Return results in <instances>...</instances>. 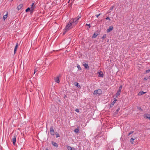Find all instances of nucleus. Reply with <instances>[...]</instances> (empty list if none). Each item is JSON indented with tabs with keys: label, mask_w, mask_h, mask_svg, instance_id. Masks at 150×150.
<instances>
[{
	"label": "nucleus",
	"mask_w": 150,
	"mask_h": 150,
	"mask_svg": "<svg viewBox=\"0 0 150 150\" xmlns=\"http://www.w3.org/2000/svg\"><path fill=\"white\" fill-rule=\"evenodd\" d=\"M56 137L57 138L58 137H59V134L57 133L56 134Z\"/></svg>",
	"instance_id": "obj_33"
},
{
	"label": "nucleus",
	"mask_w": 150,
	"mask_h": 150,
	"mask_svg": "<svg viewBox=\"0 0 150 150\" xmlns=\"http://www.w3.org/2000/svg\"><path fill=\"white\" fill-rule=\"evenodd\" d=\"M86 25L89 26V27L90 28L91 27L90 25V24H86Z\"/></svg>",
	"instance_id": "obj_37"
},
{
	"label": "nucleus",
	"mask_w": 150,
	"mask_h": 150,
	"mask_svg": "<svg viewBox=\"0 0 150 150\" xmlns=\"http://www.w3.org/2000/svg\"><path fill=\"white\" fill-rule=\"evenodd\" d=\"M84 67L85 68L88 69L89 68V66L87 64L83 62L82 63Z\"/></svg>",
	"instance_id": "obj_11"
},
{
	"label": "nucleus",
	"mask_w": 150,
	"mask_h": 150,
	"mask_svg": "<svg viewBox=\"0 0 150 150\" xmlns=\"http://www.w3.org/2000/svg\"><path fill=\"white\" fill-rule=\"evenodd\" d=\"M50 133L52 135H54V131L52 127L50 128Z\"/></svg>",
	"instance_id": "obj_5"
},
{
	"label": "nucleus",
	"mask_w": 150,
	"mask_h": 150,
	"mask_svg": "<svg viewBox=\"0 0 150 150\" xmlns=\"http://www.w3.org/2000/svg\"><path fill=\"white\" fill-rule=\"evenodd\" d=\"M149 78L150 79V76H149Z\"/></svg>",
	"instance_id": "obj_42"
},
{
	"label": "nucleus",
	"mask_w": 150,
	"mask_h": 150,
	"mask_svg": "<svg viewBox=\"0 0 150 150\" xmlns=\"http://www.w3.org/2000/svg\"><path fill=\"white\" fill-rule=\"evenodd\" d=\"M98 35V34L97 33H94L93 36H92V38H96Z\"/></svg>",
	"instance_id": "obj_18"
},
{
	"label": "nucleus",
	"mask_w": 150,
	"mask_h": 150,
	"mask_svg": "<svg viewBox=\"0 0 150 150\" xmlns=\"http://www.w3.org/2000/svg\"><path fill=\"white\" fill-rule=\"evenodd\" d=\"M72 25L71 23H69L66 26L65 28V32L63 33V35H64L65 33L68 30L71 29L72 28Z\"/></svg>",
	"instance_id": "obj_1"
},
{
	"label": "nucleus",
	"mask_w": 150,
	"mask_h": 150,
	"mask_svg": "<svg viewBox=\"0 0 150 150\" xmlns=\"http://www.w3.org/2000/svg\"><path fill=\"white\" fill-rule=\"evenodd\" d=\"M9 1L11 2L13 1V0H8Z\"/></svg>",
	"instance_id": "obj_41"
},
{
	"label": "nucleus",
	"mask_w": 150,
	"mask_h": 150,
	"mask_svg": "<svg viewBox=\"0 0 150 150\" xmlns=\"http://www.w3.org/2000/svg\"><path fill=\"white\" fill-rule=\"evenodd\" d=\"M81 15H79L76 18L77 19L79 20V19L81 18Z\"/></svg>",
	"instance_id": "obj_28"
},
{
	"label": "nucleus",
	"mask_w": 150,
	"mask_h": 150,
	"mask_svg": "<svg viewBox=\"0 0 150 150\" xmlns=\"http://www.w3.org/2000/svg\"><path fill=\"white\" fill-rule=\"evenodd\" d=\"M79 127H78L77 128L74 130V132L78 134L79 133Z\"/></svg>",
	"instance_id": "obj_9"
},
{
	"label": "nucleus",
	"mask_w": 150,
	"mask_h": 150,
	"mask_svg": "<svg viewBox=\"0 0 150 150\" xmlns=\"http://www.w3.org/2000/svg\"><path fill=\"white\" fill-rule=\"evenodd\" d=\"M30 10V8H27L25 10L26 12H27L29 11Z\"/></svg>",
	"instance_id": "obj_30"
},
{
	"label": "nucleus",
	"mask_w": 150,
	"mask_h": 150,
	"mask_svg": "<svg viewBox=\"0 0 150 150\" xmlns=\"http://www.w3.org/2000/svg\"><path fill=\"white\" fill-rule=\"evenodd\" d=\"M23 6V4H21L17 6V9L18 10H19L21 9Z\"/></svg>",
	"instance_id": "obj_14"
},
{
	"label": "nucleus",
	"mask_w": 150,
	"mask_h": 150,
	"mask_svg": "<svg viewBox=\"0 0 150 150\" xmlns=\"http://www.w3.org/2000/svg\"><path fill=\"white\" fill-rule=\"evenodd\" d=\"M120 108H118L117 110H116V111L115 112V113H114V115H117L118 113V112H119V110H120Z\"/></svg>",
	"instance_id": "obj_19"
},
{
	"label": "nucleus",
	"mask_w": 150,
	"mask_h": 150,
	"mask_svg": "<svg viewBox=\"0 0 150 150\" xmlns=\"http://www.w3.org/2000/svg\"><path fill=\"white\" fill-rule=\"evenodd\" d=\"M134 139H133V138H131L130 139V142L131 143L133 144V142H134Z\"/></svg>",
	"instance_id": "obj_26"
},
{
	"label": "nucleus",
	"mask_w": 150,
	"mask_h": 150,
	"mask_svg": "<svg viewBox=\"0 0 150 150\" xmlns=\"http://www.w3.org/2000/svg\"><path fill=\"white\" fill-rule=\"evenodd\" d=\"M134 132V131H131L130 132V133H129L128 134V136H129L131 134H132Z\"/></svg>",
	"instance_id": "obj_29"
},
{
	"label": "nucleus",
	"mask_w": 150,
	"mask_h": 150,
	"mask_svg": "<svg viewBox=\"0 0 150 150\" xmlns=\"http://www.w3.org/2000/svg\"><path fill=\"white\" fill-rule=\"evenodd\" d=\"M113 105H114L111 103V104H110V108H112L113 107Z\"/></svg>",
	"instance_id": "obj_35"
},
{
	"label": "nucleus",
	"mask_w": 150,
	"mask_h": 150,
	"mask_svg": "<svg viewBox=\"0 0 150 150\" xmlns=\"http://www.w3.org/2000/svg\"><path fill=\"white\" fill-rule=\"evenodd\" d=\"M7 17V14H6L3 16V18L4 20H5V19Z\"/></svg>",
	"instance_id": "obj_25"
},
{
	"label": "nucleus",
	"mask_w": 150,
	"mask_h": 150,
	"mask_svg": "<svg viewBox=\"0 0 150 150\" xmlns=\"http://www.w3.org/2000/svg\"><path fill=\"white\" fill-rule=\"evenodd\" d=\"M54 79L56 82H57L58 83H59V76H57L56 77H55L54 78Z\"/></svg>",
	"instance_id": "obj_6"
},
{
	"label": "nucleus",
	"mask_w": 150,
	"mask_h": 150,
	"mask_svg": "<svg viewBox=\"0 0 150 150\" xmlns=\"http://www.w3.org/2000/svg\"><path fill=\"white\" fill-rule=\"evenodd\" d=\"M146 92H143V91H141L139 92V93H138V95L139 96H141L145 93H146Z\"/></svg>",
	"instance_id": "obj_16"
},
{
	"label": "nucleus",
	"mask_w": 150,
	"mask_h": 150,
	"mask_svg": "<svg viewBox=\"0 0 150 150\" xmlns=\"http://www.w3.org/2000/svg\"><path fill=\"white\" fill-rule=\"evenodd\" d=\"M18 46V43H17L16 44L15 47V48L14 49V54H15L16 53Z\"/></svg>",
	"instance_id": "obj_10"
},
{
	"label": "nucleus",
	"mask_w": 150,
	"mask_h": 150,
	"mask_svg": "<svg viewBox=\"0 0 150 150\" xmlns=\"http://www.w3.org/2000/svg\"><path fill=\"white\" fill-rule=\"evenodd\" d=\"M38 71V70L37 69H35L34 70V74H35V73L37 72Z\"/></svg>",
	"instance_id": "obj_31"
},
{
	"label": "nucleus",
	"mask_w": 150,
	"mask_h": 150,
	"mask_svg": "<svg viewBox=\"0 0 150 150\" xmlns=\"http://www.w3.org/2000/svg\"><path fill=\"white\" fill-rule=\"evenodd\" d=\"M74 84L78 88H81V86L78 83L76 82H75Z\"/></svg>",
	"instance_id": "obj_17"
},
{
	"label": "nucleus",
	"mask_w": 150,
	"mask_h": 150,
	"mask_svg": "<svg viewBox=\"0 0 150 150\" xmlns=\"http://www.w3.org/2000/svg\"><path fill=\"white\" fill-rule=\"evenodd\" d=\"M113 28V26H110L109 27V28L108 29H107V32H109L110 31H111Z\"/></svg>",
	"instance_id": "obj_7"
},
{
	"label": "nucleus",
	"mask_w": 150,
	"mask_h": 150,
	"mask_svg": "<svg viewBox=\"0 0 150 150\" xmlns=\"http://www.w3.org/2000/svg\"><path fill=\"white\" fill-rule=\"evenodd\" d=\"M113 7H112V8H111V9L109 11V12H110V10H112V9H113Z\"/></svg>",
	"instance_id": "obj_39"
},
{
	"label": "nucleus",
	"mask_w": 150,
	"mask_h": 150,
	"mask_svg": "<svg viewBox=\"0 0 150 150\" xmlns=\"http://www.w3.org/2000/svg\"><path fill=\"white\" fill-rule=\"evenodd\" d=\"M105 19L106 20H108L109 21H110V18L109 17H107Z\"/></svg>",
	"instance_id": "obj_36"
},
{
	"label": "nucleus",
	"mask_w": 150,
	"mask_h": 150,
	"mask_svg": "<svg viewBox=\"0 0 150 150\" xmlns=\"http://www.w3.org/2000/svg\"><path fill=\"white\" fill-rule=\"evenodd\" d=\"M144 117L150 120V114H147L144 115Z\"/></svg>",
	"instance_id": "obj_8"
},
{
	"label": "nucleus",
	"mask_w": 150,
	"mask_h": 150,
	"mask_svg": "<svg viewBox=\"0 0 150 150\" xmlns=\"http://www.w3.org/2000/svg\"><path fill=\"white\" fill-rule=\"evenodd\" d=\"M144 80H147V79H146V78H144Z\"/></svg>",
	"instance_id": "obj_40"
},
{
	"label": "nucleus",
	"mask_w": 150,
	"mask_h": 150,
	"mask_svg": "<svg viewBox=\"0 0 150 150\" xmlns=\"http://www.w3.org/2000/svg\"><path fill=\"white\" fill-rule=\"evenodd\" d=\"M98 73L99 74L98 76L99 77H103V74L102 71H100V72H98Z\"/></svg>",
	"instance_id": "obj_12"
},
{
	"label": "nucleus",
	"mask_w": 150,
	"mask_h": 150,
	"mask_svg": "<svg viewBox=\"0 0 150 150\" xmlns=\"http://www.w3.org/2000/svg\"><path fill=\"white\" fill-rule=\"evenodd\" d=\"M114 100L112 102V103L114 105V104L116 103V101H117V100L115 98H114Z\"/></svg>",
	"instance_id": "obj_24"
},
{
	"label": "nucleus",
	"mask_w": 150,
	"mask_h": 150,
	"mask_svg": "<svg viewBox=\"0 0 150 150\" xmlns=\"http://www.w3.org/2000/svg\"><path fill=\"white\" fill-rule=\"evenodd\" d=\"M102 92L101 90L99 89L94 91L93 92V94L100 95L102 94Z\"/></svg>",
	"instance_id": "obj_2"
},
{
	"label": "nucleus",
	"mask_w": 150,
	"mask_h": 150,
	"mask_svg": "<svg viewBox=\"0 0 150 150\" xmlns=\"http://www.w3.org/2000/svg\"><path fill=\"white\" fill-rule=\"evenodd\" d=\"M150 71V69H149L148 70H147L146 71V73H149Z\"/></svg>",
	"instance_id": "obj_32"
},
{
	"label": "nucleus",
	"mask_w": 150,
	"mask_h": 150,
	"mask_svg": "<svg viewBox=\"0 0 150 150\" xmlns=\"http://www.w3.org/2000/svg\"><path fill=\"white\" fill-rule=\"evenodd\" d=\"M67 148L68 150H75V149L74 148H72L69 146H67Z\"/></svg>",
	"instance_id": "obj_15"
},
{
	"label": "nucleus",
	"mask_w": 150,
	"mask_h": 150,
	"mask_svg": "<svg viewBox=\"0 0 150 150\" xmlns=\"http://www.w3.org/2000/svg\"><path fill=\"white\" fill-rule=\"evenodd\" d=\"M120 92L118 91L116 94V97H117L118 96H119L120 95Z\"/></svg>",
	"instance_id": "obj_21"
},
{
	"label": "nucleus",
	"mask_w": 150,
	"mask_h": 150,
	"mask_svg": "<svg viewBox=\"0 0 150 150\" xmlns=\"http://www.w3.org/2000/svg\"><path fill=\"white\" fill-rule=\"evenodd\" d=\"M106 34H104L103 35V36L102 37V39L103 40L106 37Z\"/></svg>",
	"instance_id": "obj_27"
},
{
	"label": "nucleus",
	"mask_w": 150,
	"mask_h": 150,
	"mask_svg": "<svg viewBox=\"0 0 150 150\" xmlns=\"http://www.w3.org/2000/svg\"><path fill=\"white\" fill-rule=\"evenodd\" d=\"M77 67L78 69L79 70H81V67L78 64H77Z\"/></svg>",
	"instance_id": "obj_23"
},
{
	"label": "nucleus",
	"mask_w": 150,
	"mask_h": 150,
	"mask_svg": "<svg viewBox=\"0 0 150 150\" xmlns=\"http://www.w3.org/2000/svg\"><path fill=\"white\" fill-rule=\"evenodd\" d=\"M46 150H48V149H46Z\"/></svg>",
	"instance_id": "obj_43"
},
{
	"label": "nucleus",
	"mask_w": 150,
	"mask_h": 150,
	"mask_svg": "<svg viewBox=\"0 0 150 150\" xmlns=\"http://www.w3.org/2000/svg\"><path fill=\"white\" fill-rule=\"evenodd\" d=\"M17 135L16 134H14L12 138L11 139V140L13 143V144L14 145L15 143H16V141Z\"/></svg>",
	"instance_id": "obj_4"
},
{
	"label": "nucleus",
	"mask_w": 150,
	"mask_h": 150,
	"mask_svg": "<svg viewBox=\"0 0 150 150\" xmlns=\"http://www.w3.org/2000/svg\"><path fill=\"white\" fill-rule=\"evenodd\" d=\"M78 20L76 18H75L74 19H73L71 20V24L73 25V26H74L76 25L78 22Z\"/></svg>",
	"instance_id": "obj_3"
},
{
	"label": "nucleus",
	"mask_w": 150,
	"mask_h": 150,
	"mask_svg": "<svg viewBox=\"0 0 150 150\" xmlns=\"http://www.w3.org/2000/svg\"><path fill=\"white\" fill-rule=\"evenodd\" d=\"M52 144L54 147L56 148L58 147V145L57 144L56 142H52Z\"/></svg>",
	"instance_id": "obj_13"
},
{
	"label": "nucleus",
	"mask_w": 150,
	"mask_h": 150,
	"mask_svg": "<svg viewBox=\"0 0 150 150\" xmlns=\"http://www.w3.org/2000/svg\"><path fill=\"white\" fill-rule=\"evenodd\" d=\"M75 111L77 112H79V110L78 109H76L75 110Z\"/></svg>",
	"instance_id": "obj_34"
},
{
	"label": "nucleus",
	"mask_w": 150,
	"mask_h": 150,
	"mask_svg": "<svg viewBox=\"0 0 150 150\" xmlns=\"http://www.w3.org/2000/svg\"><path fill=\"white\" fill-rule=\"evenodd\" d=\"M34 4V3H33L32 4V5L31 6L32 7H31L30 8V9H31V10H30V11L31 12H32L33 11V5Z\"/></svg>",
	"instance_id": "obj_20"
},
{
	"label": "nucleus",
	"mask_w": 150,
	"mask_h": 150,
	"mask_svg": "<svg viewBox=\"0 0 150 150\" xmlns=\"http://www.w3.org/2000/svg\"><path fill=\"white\" fill-rule=\"evenodd\" d=\"M122 85H121L120 86V87H119V90H118V91L120 92H121V90H122Z\"/></svg>",
	"instance_id": "obj_22"
},
{
	"label": "nucleus",
	"mask_w": 150,
	"mask_h": 150,
	"mask_svg": "<svg viewBox=\"0 0 150 150\" xmlns=\"http://www.w3.org/2000/svg\"><path fill=\"white\" fill-rule=\"evenodd\" d=\"M100 15V14H98V15H96V16L97 18H98L99 16Z\"/></svg>",
	"instance_id": "obj_38"
}]
</instances>
